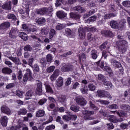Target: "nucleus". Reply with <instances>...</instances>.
Masks as SVG:
<instances>
[{
	"mask_svg": "<svg viewBox=\"0 0 130 130\" xmlns=\"http://www.w3.org/2000/svg\"><path fill=\"white\" fill-rule=\"evenodd\" d=\"M27 32L28 34H35L37 32V27L35 25H30L27 28Z\"/></svg>",
	"mask_w": 130,
	"mask_h": 130,
	"instance_id": "2eb2a0df",
	"label": "nucleus"
},
{
	"mask_svg": "<svg viewBox=\"0 0 130 130\" xmlns=\"http://www.w3.org/2000/svg\"><path fill=\"white\" fill-rule=\"evenodd\" d=\"M116 44L118 51L120 53L123 54L126 52V46L127 45V42L125 40H119L116 42Z\"/></svg>",
	"mask_w": 130,
	"mask_h": 130,
	"instance_id": "7ed1b4c3",
	"label": "nucleus"
},
{
	"mask_svg": "<svg viewBox=\"0 0 130 130\" xmlns=\"http://www.w3.org/2000/svg\"><path fill=\"white\" fill-rule=\"evenodd\" d=\"M89 107L93 109V110H99V108L94 104L93 101H89Z\"/></svg>",
	"mask_w": 130,
	"mask_h": 130,
	"instance_id": "473e14b6",
	"label": "nucleus"
},
{
	"mask_svg": "<svg viewBox=\"0 0 130 130\" xmlns=\"http://www.w3.org/2000/svg\"><path fill=\"white\" fill-rule=\"evenodd\" d=\"M32 48L30 45H27L24 46L23 50L24 51H26L27 52H31L32 51Z\"/></svg>",
	"mask_w": 130,
	"mask_h": 130,
	"instance_id": "a19ab883",
	"label": "nucleus"
},
{
	"mask_svg": "<svg viewBox=\"0 0 130 130\" xmlns=\"http://www.w3.org/2000/svg\"><path fill=\"white\" fill-rule=\"evenodd\" d=\"M2 72L3 74H11L12 69L9 68L5 67L2 69Z\"/></svg>",
	"mask_w": 130,
	"mask_h": 130,
	"instance_id": "4c0bfd02",
	"label": "nucleus"
},
{
	"mask_svg": "<svg viewBox=\"0 0 130 130\" xmlns=\"http://www.w3.org/2000/svg\"><path fill=\"white\" fill-rule=\"evenodd\" d=\"M36 93L37 95H39V96H40L43 94L42 90V82H41L40 81H38V83L37 84Z\"/></svg>",
	"mask_w": 130,
	"mask_h": 130,
	"instance_id": "1a4fd4ad",
	"label": "nucleus"
},
{
	"mask_svg": "<svg viewBox=\"0 0 130 130\" xmlns=\"http://www.w3.org/2000/svg\"><path fill=\"white\" fill-rule=\"evenodd\" d=\"M74 10L75 12L78 13V14H82V13H84V12H85V9L80 6L74 7Z\"/></svg>",
	"mask_w": 130,
	"mask_h": 130,
	"instance_id": "5701e85b",
	"label": "nucleus"
},
{
	"mask_svg": "<svg viewBox=\"0 0 130 130\" xmlns=\"http://www.w3.org/2000/svg\"><path fill=\"white\" fill-rule=\"evenodd\" d=\"M10 26L11 24L9 22H5L0 25V29L4 31H7V30L10 28Z\"/></svg>",
	"mask_w": 130,
	"mask_h": 130,
	"instance_id": "dca6fc26",
	"label": "nucleus"
},
{
	"mask_svg": "<svg viewBox=\"0 0 130 130\" xmlns=\"http://www.w3.org/2000/svg\"><path fill=\"white\" fill-rule=\"evenodd\" d=\"M56 31L54 29H51L50 30L49 35V39H52L53 38V36L55 35Z\"/></svg>",
	"mask_w": 130,
	"mask_h": 130,
	"instance_id": "79ce46f5",
	"label": "nucleus"
},
{
	"mask_svg": "<svg viewBox=\"0 0 130 130\" xmlns=\"http://www.w3.org/2000/svg\"><path fill=\"white\" fill-rule=\"evenodd\" d=\"M54 70H55V66H52L48 67L46 71H47V73H52V72H53V71H54Z\"/></svg>",
	"mask_w": 130,
	"mask_h": 130,
	"instance_id": "6e6d98bb",
	"label": "nucleus"
},
{
	"mask_svg": "<svg viewBox=\"0 0 130 130\" xmlns=\"http://www.w3.org/2000/svg\"><path fill=\"white\" fill-rule=\"evenodd\" d=\"M70 18L73 19V20H76L79 21L81 18V15L78 13H75L74 12L70 13Z\"/></svg>",
	"mask_w": 130,
	"mask_h": 130,
	"instance_id": "aec40b11",
	"label": "nucleus"
},
{
	"mask_svg": "<svg viewBox=\"0 0 130 130\" xmlns=\"http://www.w3.org/2000/svg\"><path fill=\"white\" fill-rule=\"evenodd\" d=\"M99 53L98 51H97L95 49H92L90 51V57L92 59H97V58L98 57V56L99 55Z\"/></svg>",
	"mask_w": 130,
	"mask_h": 130,
	"instance_id": "a211bd4d",
	"label": "nucleus"
},
{
	"mask_svg": "<svg viewBox=\"0 0 130 130\" xmlns=\"http://www.w3.org/2000/svg\"><path fill=\"white\" fill-rule=\"evenodd\" d=\"M81 91L82 94H87L88 92V87L84 86V87L81 89Z\"/></svg>",
	"mask_w": 130,
	"mask_h": 130,
	"instance_id": "bf43d9fd",
	"label": "nucleus"
},
{
	"mask_svg": "<svg viewBox=\"0 0 130 130\" xmlns=\"http://www.w3.org/2000/svg\"><path fill=\"white\" fill-rule=\"evenodd\" d=\"M62 118L64 120H67V121H70V120H71V119H72L71 116H69V115H63L62 116Z\"/></svg>",
	"mask_w": 130,
	"mask_h": 130,
	"instance_id": "338daca9",
	"label": "nucleus"
},
{
	"mask_svg": "<svg viewBox=\"0 0 130 130\" xmlns=\"http://www.w3.org/2000/svg\"><path fill=\"white\" fill-rule=\"evenodd\" d=\"M79 63L81 65V69L83 70L84 69V66L83 64L86 63V55L82 53L81 56H79Z\"/></svg>",
	"mask_w": 130,
	"mask_h": 130,
	"instance_id": "4468645a",
	"label": "nucleus"
},
{
	"mask_svg": "<svg viewBox=\"0 0 130 130\" xmlns=\"http://www.w3.org/2000/svg\"><path fill=\"white\" fill-rule=\"evenodd\" d=\"M74 65L70 63H63L61 67V72L62 73H69L74 71Z\"/></svg>",
	"mask_w": 130,
	"mask_h": 130,
	"instance_id": "20e7f679",
	"label": "nucleus"
},
{
	"mask_svg": "<svg viewBox=\"0 0 130 130\" xmlns=\"http://www.w3.org/2000/svg\"><path fill=\"white\" fill-rule=\"evenodd\" d=\"M35 73H39L40 69L39 68V66L37 64H35L34 66H31Z\"/></svg>",
	"mask_w": 130,
	"mask_h": 130,
	"instance_id": "c03bdc74",
	"label": "nucleus"
},
{
	"mask_svg": "<svg viewBox=\"0 0 130 130\" xmlns=\"http://www.w3.org/2000/svg\"><path fill=\"white\" fill-rule=\"evenodd\" d=\"M67 13L63 11H58L56 13V16L59 19H63L67 17Z\"/></svg>",
	"mask_w": 130,
	"mask_h": 130,
	"instance_id": "393cba45",
	"label": "nucleus"
},
{
	"mask_svg": "<svg viewBox=\"0 0 130 130\" xmlns=\"http://www.w3.org/2000/svg\"><path fill=\"white\" fill-rule=\"evenodd\" d=\"M1 109L2 112L5 113V114L9 115L11 114V110H10V109L6 106H3L1 108Z\"/></svg>",
	"mask_w": 130,
	"mask_h": 130,
	"instance_id": "412c9836",
	"label": "nucleus"
},
{
	"mask_svg": "<svg viewBox=\"0 0 130 130\" xmlns=\"http://www.w3.org/2000/svg\"><path fill=\"white\" fill-rule=\"evenodd\" d=\"M52 121V119L51 120L48 119L47 121H45V122H43L42 124H41L39 127L38 129L40 130H43L44 129V125L45 124H48V123H50Z\"/></svg>",
	"mask_w": 130,
	"mask_h": 130,
	"instance_id": "c85d7f7f",
	"label": "nucleus"
},
{
	"mask_svg": "<svg viewBox=\"0 0 130 130\" xmlns=\"http://www.w3.org/2000/svg\"><path fill=\"white\" fill-rule=\"evenodd\" d=\"M110 25L113 29H118V22L115 20H112L110 22Z\"/></svg>",
	"mask_w": 130,
	"mask_h": 130,
	"instance_id": "bb28decb",
	"label": "nucleus"
},
{
	"mask_svg": "<svg viewBox=\"0 0 130 130\" xmlns=\"http://www.w3.org/2000/svg\"><path fill=\"white\" fill-rule=\"evenodd\" d=\"M63 85V78L62 77H59L57 81V87H61Z\"/></svg>",
	"mask_w": 130,
	"mask_h": 130,
	"instance_id": "ea45409f",
	"label": "nucleus"
},
{
	"mask_svg": "<svg viewBox=\"0 0 130 130\" xmlns=\"http://www.w3.org/2000/svg\"><path fill=\"white\" fill-rule=\"evenodd\" d=\"M18 115H26L27 114V109L24 108L20 109V110L17 112Z\"/></svg>",
	"mask_w": 130,
	"mask_h": 130,
	"instance_id": "c756f323",
	"label": "nucleus"
},
{
	"mask_svg": "<svg viewBox=\"0 0 130 130\" xmlns=\"http://www.w3.org/2000/svg\"><path fill=\"white\" fill-rule=\"evenodd\" d=\"M47 102V99L46 98H43L38 102L39 105H43V104H45Z\"/></svg>",
	"mask_w": 130,
	"mask_h": 130,
	"instance_id": "8fccbe9b",
	"label": "nucleus"
},
{
	"mask_svg": "<svg viewBox=\"0 0 130 130\" xmlns=\"http://www.w3.org/2000/svg\"><path fill=\"white\" fill-rule=\"evenodd\" d=\"M122 5L126 8H130V1H123Z\"/></svg>",
	"mask_w": 130,
	"mask_h": 130,
	"instance_id": "09e8293b",
	"label": "nucleus"
},
{
	"mask_svg": "<svg viewBox=\"0 0 130 130\" xmlns=\"http://www.w3.org/2000/svg\"><path fill=\"white\" fill-rule=\"evenodd\" d=\"M9 59L11 60H12L15 64H17V66H19V64H21V61L20 60V58L18 57H14L13 56L9 57Z\"/></svg>",
	"mask_w": 130,
	"mask_h": 130,
	"instance_id": "a878e982",
	"label": "nucleus"
},
{
	"mask_svg": "<svg viewBox=\"0 0 130 130\" xmlns=\"http://www.w3.org/2000/svg\"><path fill=\"white\" fill-rule=\"evenodd\" d=\"M41 31L42 33V34L44 35H47V34L49 32V30H48V29H47L45 27L41 28Z\"/></svg>",
	"mask_w": 130,
	"mask_h": 130,
	"instance_id": "603ef678",
	"label": "nucleus"
},
{
	"mask_svg": "<svg viewBox=\"0 0 130 130\" xmlns=\"http://www.w3.org/2000/svg\"><path fill=\"white\" fill-rule=\"evenodd\" d=\"M120 108L123 110H129L130 107L128 105L123 104L120 106Z\"/></svg>",
	"mask_w": 130,
	"mask_h": 130,
	"instance_id": "49530a36",
	"label": "nucleus"
},
{
	"mask_svg": "<svg viewBox=\"0 0 130 130\" xmlns=\"http://www.w3.org/2000/svg\"><path fill=\"white\" fill-rule=\"evenodd\" d=\"M71 83H72V78L69 77L65 83V86H70Z\"/></svg>",
	"mask_w": 130,
	"mask_h": 130,
	"instance_id": "69168bd1",
	"label": "nucleus"
},
{
	"mask_svg": "<svg viewBox=\"0 0 130 130\" xmlns=\"http://www.w3.org/2000/svg\"><path fill=\"white\" fill-rule=\"evenodd\" d=\"M53 59V57H52V55H51V54H48L46 55V60H47V62H48L49 64H50V63L52 62Z\"/></svg>",
	"mask_w": 130,
	"mask_h": 130,
	"instance_id": "f704fd0d",
	"label": "nucleus"
},
{
	"mask_svg": "<svg viewBox=\"0 0 130 130\" xmlns=\"http://www.w3.org/2000/svg\"><path fill=\"white\" fill-rule=\"evenodd\" d=\"M109 120L111 121V122H113L114 123L116 122V118L114 115H110L109 116Z\"/></svg>",
	"mask_w": 130,
	"mask_h": 130,
	"instance_id": "13d9d810",
	"label": "nucleus"
},
{
	"mask_svg": "<svg viewBox=\"0 0 130 130\" xmlns=\"http://www.w3.org/2000/svg\"><path fill=\"white\" fill-rule=\"evenodd\" d=\"M28 109L30 112H34V110L36 109V106L34 105H31L28 107Z\"/></svg>",
	"mask_w": 130,
	"mask_h": 130,
	"instance_id": "4d7b16f0",
	"label": "nucleus"
},
{
	"mask_svg": "<svg viewBox=\"0 0 130 130\" xmlns=\"http://www.w3.org/2000/svg\"><path fill=\"white\" fill-rule=\"evenodd\" d=\"M119 117H127V114L125 113L124 111H120V112H115Z\"/></svg>",
	"mask_w": 130,
	"mask_h": 130,
	"instance_id": "2f4dec72",
	"label": "nucleus"
},
{
	"mask_svg": "<svg viewBox=\"0 0 130 130\" xmlns=\"http://www.w3.org/2000/svg\"><path fill=\"white\" fill-rule=\"evenodd\" d=\"M70 109L74 112H78V111H80V107L76 105H72L70 107Z\"/></svg>",
	"mask_w": 130,
	"mask_h": 130,
	"instance_id": "58836bf2",
	"label": "nucleus"
},
{
	"mask_svg": "<svg viewBox=\"0 0 130 130\" xmlns=\"http://www.w3.org/2000/svg\"><path fill=\"white\" fill-rule=\"evenodd\" d=\"M108 44V42L107 41H106L104 42L101 46H100V49L101 50H103V49H105L106 48V45Z\"/></svg>",
	"mask_w": 130,
	"mask_h": 130,
	"instance_id": "de8ad7c7",
	"label": "nucleus"
},
{
	"mask_svg": "<svg viewBox=\"0 0 130 130\" xmlns=\"http://www.w3.org/2000/svg\"><path fill=\"white\" fill-rule=\"evenodd\" d=\"M53 12V7L52 6H50L47 8H41L39 9H37L35 11L36 14L37 15H45L48 14L50 16L52 15V12Z\"/></svg>",
	"mask_w": 130,
	"mask_h": 130,
	"instance_id": "f03ea898",
	"label": "nucleus"
},
{
	"mask_svg": "<svg viewBox=\"0 0 130 130\" xmlns=\"http://www.w3.org/2000/svg\"><path fill=\"white\" fill-rule=\"evenodd\" d=\"M37 22L39 25H42L43 24H44L45 22H46V20L44 18H40L38 19Z\"/></svg>",
	"mask_w": 130,
	"mask_h": 130,
	"instance_id": "3c124183",
	"label": "nucleus"
},
{
	"mask_svg": "<svg viewBox=\"0 0 130 130\" xmlns=\"http://www.w3.org/2000/svg\"><path fill=\"white\" fill-rule=\"evenodd\" d=\"M100 61L101 60H99L96 62L97 66H98V67H100L101 69H104V71H106V72H107L109 74V77H110V78H112V77H113V72H112L111 68L109 67L108 63L106 62L104 63V61H102L101 62Z\"/></svg>",
	"mask_w": 130,
	"mask_h": 130,
	"instance_id": "f257e3e1",
	"label": "nucleus"
},
{
	"mask_svg": "<svg viewBox=\"0 0 130 130\" xmlns=\"http://www.w3.org/2000/svg\"><path fill=\"white\" fill-rule=\"evenodd\" d=\"M76 101L79 105H80V106H85V105L87 104V101H86L85 98L82 96L77 97Z\"/></svg>",
	"mask_w": 130,
	"mask_h": 130,
	"instance_id": "9b49d317",
	"label": "nucleus"
},
{
	"mask_svg": "<svg viewBox=\"0 0 130 130\" xmlns=\"http://www.w3.org/2000/svg\"><path fill=\"white\" fill-rule=\"evenodd\" d=\"M45 115V111L42 109H39L38 111L36 112V117H43Z\"/></svg>",
	"mask_w": 130,
	"mask_h": 130,
	"instance_id": "4be33fe9",
	"label": "nucleus"
},
{
	"mask_svg": "<svg viewBox=\"0 0 130 130\" xmlns=\"http://www.w3.org/2000/svg\"><path fill=\"white\" fill-rule=\"evenodd\" d=\"M63 4V0H57L55 3V7H59Z\"/></svg>",
	"mask_w": 130,
	"mask_h": 130,
	"instance_id": "680f3d73",
	"label": "nucleus"
},
{
	"mask_svg": "<svg viewBox=\"0 0 130 130\" xmlns=\"http://www.w3.org/2000/svg\"><path fill=\"white\" fill-rule=\"evenodd\" d=\"M65 33L67 34L69 37H73V33L72 32V30L71 29L69 28H67L65 29Z\"/></svg>",
	"mask_w": 130,
	"mask_h": 130,
	"instance_id": "a18cd8bd",
	"label": "nucleus"
},
{
	"mask_svg": "<svg viewBox=\"0 0 130 130\" xmlns=\"http://www.w3.org/2000/svg\"><path fill=\"white\" fill-rule=\"evenodd\" d=\"M33 80V77H32V71L31 70L27 69L26 70V73L24 75L23 77V82H27V81H32Z\"/></svg>",
	"mask_w": 130,
	"mask_h": 130,
	"instance_id": "0eeeda50",
	"label": "nucleus"
},
{
	"mask_svg": "<svg viewBox=\"0 0 130 130\" xmlns=\"http://www.w3.org/2000/svg\"><path fill=\"white\" fill-rule=\"evenodd\" d=\"M103 83L104 86H106L107 87H108V88H110V89H112L113 88V85H112L111 82L108 81L106 80V79L105 80Z\"/></svg>",
	"mask_w": 130,
	"mask_h": 130,
	"instance_id": "c9c22d12",
	"label": "nucleus"
},
{
	"mask_svg": "<svg viewBox=\"0 0 130 130\" xmlns=\"http://www.w3.org/2000/svg\"><path fill=\"white\" fill-rule=\"evenodd\" d=\"M40 62L42 68H46V64H49L46 60V58H42Z\"/></svg>",
	"mask_w": 130,
	"mask_h": 130,
	"instance_id": "72a5a7b5",
	"label": "nucleus"
},
{
	"mask_svg": "<svg viewBox=\"0 0 130 130\" xmlns=\"http://www.w3.org/2000/svg\"><path fill=\"white\" fill-rule=\"evenodd\" d=\"M11 4V1L6 2L2 5V9L5 10V11H11V10H12V5Z\"/></svg>",
	"mask_w": 130,
	"mask_h": 130,
	"instance_id": "f3484780",
	"label": "nucleus"
},
{
	"mask_svg": "<svg viewBox=\"0 0 130 130\" xmlns=\"http://www.w3.org/2000/svg\"><path fill=\"white\" fill-rule=\"evenodd\" d=\"M111 63L112 64L115 68V69H119V71L120 72V74L123 76V74H124L123 68L121 66V63L118 62V61L116 60V59L114 58H112L111 59Z\"/></svg>",
	"mask_w": 130,
	"mask_h": 130,
	"instance_id": "39448f33",
	"label": "nucleus"
},
{
	"mask_svg": "<svg viewBox=\"0 0 130 130\" xmlns=\"http://www.w3.org/2000/svg\"><path fill=\"white\" fill-rule=\"evenodd\" d=\"M7 18L9 20L11 19L14 20V21H16V20H17V16H16V15H15V14H9L7 15Z\"/></svg>",
	"mask_w": 130,
	"mask_h": 130,
	"instance_id": "37998d69",
	"label": "nucleus"
},
{
	"mask_svg": "<svg viewBox=\"0 0 130 130\" xmlns=\"http://www.w3.org/2000/svg\"><path fill=\"white\" fill-rule=\"evenodd\" d=\"M82 114L84 115L83 118L84 120H92L93 118H92L91 115H93V114H94V111L83 110L82 111Z\"/></svg>",
	"mask_w": 130,
	"mask_h": 130,
	"instance_id": "423d86ee",
	"label": "nucleus"
},
{
	"mask_svg": "<svg viewBox=\"0 0 130 130\" xmlns=\"http://www.w3.org/2000/svg\"><path fill=\"white\" fill-rule=\"evenodd\" d=\"M1 124L3 126H7L8 124V117L6 116H3L1 119Z\"/></svg>",
	"mask_w": 130,
	"mask_h": 130,
	"instance_id": "b1692460",
	"label": "nucleus"
},
{
	"mask_svg": "<svg viewBox=\"0 0 130 130\" xmlns=\"http://www.w3.org/2000/svg\"><path fill=\"white\" fill-rule=\"evenodd\" d=\"M46 88V91L47 93H49V94H53L54 92L53 91V90L52 89V88L49 84H47L45 86Z\"/></svg>",
	"mask_w": 130,
	"mask_h": 130,
	"instance_id": "7c9ffc66",
	"label": "nucleus"
},
{
	"mask_svg": "<svg viewBox=\"0 0 130 130\" xmlns=\"http://www.w3.org/2000/svg\"><path fill=\"white\" fill-rule=\"evenodd\" d=\"M57 101L58 103L64 104L67 101V96L64 94H60L57 97Z\"/></svg>",
	"mask_w": 130,
	"mask_h": 130,
	"instance_id": "ddd939ff",
	"label": "nucleus"
},
{
	"mask_svg": "<svg viewBox=\"0 0 130 130\" xmlns=\"http://www.w3.org/2000/svg\"><path fill=\"white\" fill-rule=\"evenodd\" d=\"M29 12L30 9H29V7L20 9L19 10V13L21 14L22 19H26L29 16Z\"/></svg>",
	"mask_w": 130,
	"mask_h": 130,
	"instance_id": "6e6552de",
	"label": "nucleus"
},
{
	"mask_svg": "<svg viewBox=\"0 0 130 130\" xmlns=\"http://www.w3.org/2000/svg\"><path fill=\"white\" fill-rule=\"evenodd\" d=\"M109 109H117L118 106L116 104H112L109 106Z\"/></svg>",
	"mask_w": 130,
	"mask_h": 130,
	"instance_id": "e2e57ef3",
	"label": "nucleus"
},
{
	"mask_svg": "<svg viewBox=\"0 0 130 130\" xmlns=\"http://www.w3.org/2000/svg\"><path fill=\"white\" fill-rule=\"evenodd\" d=\"M79 35L80 39H84L86 36V31L83 27H80L78 29Z\"/></svg>",
	"mask_w": 130,
	"mask_h": 130,
	"instance_id": "6ab92c4d",
	"label": "nucleus"
},
{
	"mask_svg": "<svg viewBox=\"0 0 130 130\" xmlns=\"http://www.w3.org/2000/svg\"><path fill=\"white\" fill-rule=\"evenodd\" d=\"M98 95L100 98H103V97H105V90H98L97 91Z\"/></svg>",
	"mask_w": 130,
	"mask_h": 130,
	"instance_id": "e433bc0d",
	"label": "nucleus"
},
{
	"mask_svg": "<svg viewBox=\"0 0 130 130\" xmlns=\"http://www.w3.org/2000/svg\"><path fill=\"white\" fill-rule=\"evenodd\" d=\"M88 88L89 91H95V90L96 89V87L95 86V85H94V84L92 83H90L88 85Z\"/></svg>",
	"mask_w": 130,
	"mask_h": 130,
	"instance_id": "5fc2aeb1",
	"label": "nucleus"
},
{
	"mask_svg": "<svg viewBox=\"0 0 130 130\" xmlns=\"http://www.w3.org/2000/svg\"><path fill=\"white\" fill-rule=\"evenodd\" d=\"M6 89H12V88H15V83H10L6 86Z\"/></svg>",
	"mask_w": 130,
	"mask_h": 130,
	"instance_id": "774afa93",
	"label": "nucleus"
},
{
	"mask_svg": "<svg viewBox=\"0 0 130 130\" xmlns=\"http://www.w3.org/2000/svg\"><path fill=\"white\" fill-rule=\"evenodd\" d=\"M56 122H58L60 124H63V121L61 120V117L58 116L56 119Z\"/></svg>",
	"mask_w": 130,
	"mask_h": 130,
	"instance_id": "0e129e2a",
	"label": "nucleus"
},
{
	"mask_svg": "<svg viewBox=\"0 0 130 130\" xmlns=\"http://www.w3.org/2000/svg\"><path fill=\"white\" fill-rule=\"evenodd\" d=\"M16 96L19 97V98H23V95L24 94V92L21 90H17L16 91Z\"/></svg>",
	"mask_w": 130,
	"mask_h": 130,
	"instance_id": "864d4df0",
	"label": "nucleus"
},
{
	"mask_svg": "<svg viewBox=\"0 0 130 130\" xmlns=\"http://www.w3.org/2000/svg\"><path fill=\"white\" fill-rule=\"evenodd\" d=\"M18 36V31L16 28H12L9 32V37L11 39H16Z\"/></svg>",
	"mask_w": 130,
	"mask_h": 130,
	"instance_id": "9d476101",
	"label": "nucleus"
},
{
	"mask_svg": "<svg viewBox=\"0 0 130 130\" xmlns=\"http://www.w3.org/2000/svg\"><path fill=\"white\" fill-rule=\"evenodd\" d=\"M19 37L23 40V41H27L28 40V35L26 32H21L19 34Z\"/></svg>",
	"mask_w": 130,
	"mask_h": 130,
	"instance_id": "cd10ccee",
	"label": "nucleus"
},
{
	"mask_svg": "<svg viewBox=\"0 0 130 130\" xmlns=\"http://www.w3.org/2000/svg\"><path fill=\"white\" fill-rule=\"evenodd\" d=\"M102 34L105 37H109V38H112L114 36L113 32L110 30H104L102 31Z\"/></svg>",
	"mask_w": 130,
	"mask_h": 130,
	"instance_id": "f8f14e48",
	"label": "nucleus"
},
{
	"mask_svg": "<svg viewBox=\"0 0 130 130\" xmlns=\"http://www.w3.org/2000/svg\"><path fill=\"white\" fill-rule=\"evenodd\" d=\"M55 129V125L53 124L47 126L45 128V130H53Z\"/></svg>",
	"mask_w": 130,
	"mask_h": 130,
	"instance_id": "052dcab7",
	"label": "nucleus"
}]
</instances>
